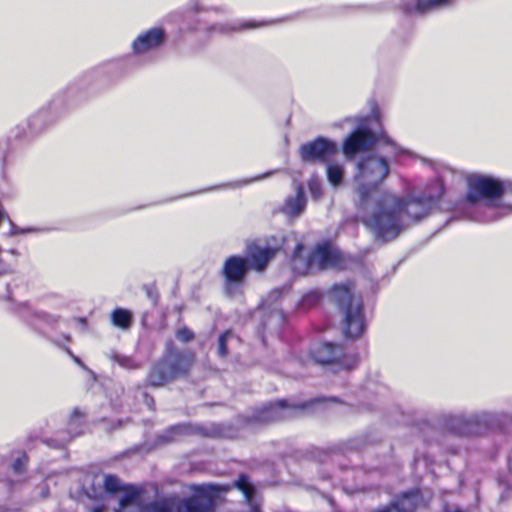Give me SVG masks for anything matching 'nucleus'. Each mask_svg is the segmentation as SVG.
Instances as JSON below:
<instances>
[{"label":"nucleus","instance_id":"nucleus-1","mask_svg":"<svg viewBox=\"0 0 512 512\" xmlns=\"http://www.w3.org/2000/svg\"><path fill=\"white\" fill-rule=\"evenodd\" d=\"M108 493H121L116 512H214L216 501L227 486L202 484L193 486V495L181 499L177 496H157L152 498L142 488L126 485L117 476L105 474L95 477Z\"/></svg>","mask_w":512,"mask_h":512},{"label":"nucleus","instance_id":"nucleus-2","mask_svg":"<svg viewBox=\"0 0 512 512\" xmlns=\"http://www.w3.org/2000/svg\"><path fill=\"white\" fill-rule=\"evenodd\" d=\"M374 145L383 156H368L358 161L354 176L359 204L365 215L371 212L377 198L382 195L378 193L377 187L389 174L387 159L406 152L385 135L376 140L365 125H361L346 138L343 152L347 159H352L357 153L364 152Z\"/></svg>","mask_w":512,"mask_h":512},{"label":"nucleus","instance_id":"nucleus-3","mask_svg":"<svg viewBox=\"0 0 512 512\" xmlns=\"http://www.w3.org/2000/svg\"><path fill=\"white\" fill-rule=\"evenodd\" d=\"M434 198L403 199L394 194L382 193L368 215H364L365 225L385 241L396 238L401 231L426 217Z\"/></svg>","mask_w":512,"mask_h":512},{"label":"nucleus","instance_id":"nucleus-4","mask_svg":"<svg viewBox=\"0 0 512 512\" xmlns=\"http://www.w3.org/2000/svg\"><path fill=\"white\" fill-rule=\"evenodd\" d=\"M333 300L343 315L344 332L347 337L357 338L365 330L362 300L352 294L349 285H335L331 291Z\"/></svg>","mask_w":512,"mask_h":512},{"label":"nucleus","instance_id":"nucleus-5","mask_svg":"<svg viewBox=\"0 0 512 512\" xmlns=\"http://www.w3.org/2000/svg\"><path fill=\"white\" fill-rule=\"evenodd\" d=\"M194 363V354L190 351H178L169 348L161 362L153 367L148 382L158 387L166 382L186 374Z\"/></svg>","mask_w":512,"mask_h":512},{"label":"nucleus","instance_id":"nucleus-6","mask_svg":"<svg viewBox=\"0 0 512 512\" xmlns=\"http://www.w3.org/2000/svg\"><path fill=\"white\" fill-rule=\"evenodd\" d=\"M502 184L494 179L483 176H472L468 180L467 199L475 203L482 198L494 199L503 193Z\"/></svg>","mask_w":512,"mask_h":512},{"label":"nucleus","instance_id":"nucleus-7","mask_svg":"<svg viewBox=\"0 0 512 512\" xmlns=\"http://www.w3.org/2000/svg\"><path fill=\"white\" fill-rule=\"evenodd\" d=\"M337 151L338 148L334 142L320 137L303 144L300 147V156L305 162H326Z\"/></svg>","mask_w":512,"mask_h":512},{"label":"nucleus","instance_id":"nucleus-8","mask_svg":"<svg viewBox=\"0 0 512 512\" xmlns=\"http://www.w3.org/2000/svg\"><path fill=\"white\" fill-rule=\"evenodd\" d=\"M312 357L318 363L326 364L331 362H339L345 368H352L357 358L355 356H346L341 346H336L332 343H323L315 346L312 349Z\"/></svg>","mask_w":512,"mask_h":512},{"label":"nucleus","instance_id":"nucleus-9","mask_svg":"<svg viewBox=\"0 0 512 512\" xmlns=\"http://www.w3.org/2000/svg\"><path fill=\"white\" fill-rule=\"evenodd\" d=\"M343 263L340 251L328 244L318 245L310 255V264L314 269H342Z\"/></svg>","mask_w":512,"mask_h":512},{"label":"nucleus","instance_id":"nucleus-10","mask_svg":"<svg viewBox=\"0 0 512 512\" xmlns=\"http://www.w3.org/2000/svg\"><path fill=\"white\" fill-rule=\"evenodd\" d=\"M247 261L241 257L233 256L226 260L223 273L227 281L226 289L231 290L233 285L241 283L247 272Z\"/></svg>","mask_w":512,"mask_h":512},{"label":"nucleus","instance_id":"nucleus-11","mask_svg":"<svg viewBox=\"0 0 512 512\" xmlns=\"http://www.w3.org/2000/svg\"><path fill=\"white\" fill-rule=\"evenodd\" d=\"M164 31L161 28H152L139 35L133 42V51L136 54H143L158 48L164 41Z\"/></svg>","mask_w":512,"mask_h":512},{"label":"nucleus","instance_id":"nucleus-12","mask_svg":"<svg viewBox=\"0 0 512 512\" xmlns=\"http://www.w3.org/2000/svg\"><path fill=\"white\" fill-rule=\"evenodd\" d=\"M300 408L299 406L288 404L286 401L282 400L265 407L261 412L259 420L262 422H272L290 418L294 416Z\"/></svg>","mask_w":512,"mask_h":512},{"label":"nucleus","instance_id":"nucleus-13","mask_svg":"<svg viewBox=\"0 0 512 512\" xmlns=\"http://www.w3.org/2000/svg\"><path fill=\"white\" fill-rule=\"evenodd\" d=\"M423 503L419 491L404 493L399 499L389 506L372 512H414Z\"/></svg>","mask_w":512,"mask_h":512},{"label":"nucleus","instance_id":"nucleus-14","mask_svg":"<svg viewBox=\"0 0 512 512\" xmlns=\"http://www.w3.org/2000/svg\"><path fill=\"white\" fill-rule=\"evenodd\" d=\"M305 205L304 191L301 186H298L295 194L287 198L283 206V212L288 216H298L304 210Z\"/></svg>","mask_w":512,"mask_h":512},{"label":"nucleus","instance_id":"nucleus-15","mask_svg":"<svg viewBox=\"0 0 512 512\" xmlns=\"http://www.w3.org/2000/svg\"><path fill=\"white\" fill-rule=\"evenodd\" d=\"M276 250L271 248L254 247L249 251L251 265L257 271H262L268 261L275 255Z\"/></svg>","mask_w":512,"mask_h":512},{"label":"nucleus","instance_id":"nucleus-16","mask_svg":"<svg viewBox=\"0 0 512 512\" xmlns=\"http://www.w3.org/2000/svg\"><path fill=\"white\" fill-rule=\"evenodd\" d=\"M234 486L243 493L248 505L251 508V512H260L258 504L253 498L255 489L249 479L246 476L241 475L239 479L234 482Z\"/></svg>","mask_w":512,"mask_h":512},{"label":"nucleus","instance_id":"nucleus-17","mask_svg":"<svg viewBox=\"0 0 512 512\" xmlns=\"http://www.w3.org/2000/svg\"><path fill=\"white\" fill-rule=\"evenodd\" d=\"M303 245L298 244L294 250L292 257V267L294 271L300 275L306 274L309 270L314 269L312 264H310V257L305 258L302 255Z\"/></svg>","mask_w":512,"mask_h":512},{"label":"nucleus","instance_id":"nucleus-18","mask_svg":"<svg viewBox=\"0 0 512 512\" xmlns=\"http://www.w3.org/2000/svg\"><path fill=\"white\" fill-rule=\"evenodd\" d=\"M326 172H327L328 181L333 186H338L341 184L343 175H344L343 165H341L339 163H328Z\"/></svg>","mask_w":512,"mask_h":512},{"label":"nucleus","instance_id":"nucleus-19","mask_svg":"<svg viewBox=\"0 0 512 512\" xmlns=\"http://www.w3.org/2000/svg\"><path fill=\"white\" fill-rule=\"evenodd\" d=\"M132 315L128 310L115 309L112 313V321L115 326L126 329L131 324Z\"/></svg>","mask_w":512,"mask_h":512},{"label":"nucleus","instance_id":"nucleus-20","mask_svg":"<svg viewBox=\"0 0 512 512\" xmlns=\"http://www.w3.org/2000/svg\"><path fill=\"white\" fill-rule=\"evenodd\" d=\"M189 428L184 425H179L172 427L167 433L163 436L166 441H174L177 440L179 436L187 434Z\"/></svg>","mask_w":512,"mask_h":512},{"label":"nucleus","instance_id":"nucleus-21","mask_svg":"<svg viewBox=\"0 0 512 512\" xmlns=\"http://www.w3.org/2000/svg\"><path fill=\"white\" fill-rule=\"evenodd\" d=\"M232 336V333L227 331L225 333H223L220 337H219V343H218V354L222 357L226 356L227 354V349H226V342L227 340Z\"/></svg>","mask_w":512,"mask_h":512},{"label":"nucleus","instance_id":"nucleus-22","mask_svg":"<svg viewBox=\"0 0 512 512\" xmlns=\"http://www.w3.org/2000/svg\"><path fill=\"white\" fill-rule=\"evenodd\" d=\"M176 337L181 342L186 343V342L191 341L194 338V334L188 328L183 327V328H180L179 330H177Z\"/></svg>","mask_w":512,"mask_h":512},{"label":"nucleus","instance_id":"nucleus-23","mask_svg":"<svg viewBox=\"0 0 512 512\" xmlns=\"http://www.w3.org/2000/svg\"><path fill=\"white\" fill-rule=\"evenodd\" d=\"M40 231H42V230L38 229V228H20L12 223L10 234L17 235V234H26V233H36V232H40Z\"/></svg>","mask_w":512,"mask_h":512},{"label":"nucleus","instance_id":"nucleus-24","mask_svg":"<svg viewBox=\"0 0 512 512\" xmlns=\"http://www.w3.org/2000/svg\"><path fill=\"white\" fill-rule=\"evenodd\" d=\"M309 190L314 198L321 196V184L317 179H311L309 182Z\"/></svg>","mask_w":512,"mask_h":512},{"label":"nucleus","instance_id":"nucleus-25","mask_svg":"<svg viewBox=\"0 0 512 512\" xmlns=\"http://www.w3.org/2000/svg\"><path fill=\"white\" fill-rule=\"evenodd\" d=\"M26 456L23 455L21 458H18L14 464H13V469L16 471V472H21L22 471V468L23 466L25 465L26 463Z\"/></svg>","mask_w":512,"mask_h":512},{"label":"nucleus","instance_id":"nucleus-26","mask_svg":"<svg viewBox=\"0 0 512 512\" xmlns=\"http://www.w3.org/2000/svg\"><path fill=\"white\" fill-rule=\"evenodd\" d=\"M80 416H81L80 411H78V410L73 411V413L71 415L70 422H69V426H70L71 430L73 429V426L76 425L77 420L80 418Z\"/></svg>","mask_w":512,"mask_h":512},{"label":"nucleus","instance_id":"nucleus-27","mask_svg":"<svg viewBox=\"0 0 512 512\" xmlns=\"http://www.w3.org/2000/svg\"><path fill=\"white\" fill-rule=\"evenodd\" d=\"M106 510V506L104 504H98L92 508H90L89 512H104Z\"/></svg>","mask_w":512,"mask_h":512},{"label":"nucleus","instance_id":"nucleus-28","mask_svg":"<svg viewBox=\"0 0 512 512\" xmlns=\"http://www.w3.org/2000/svg\"><path fill=\"white\" fill-rule=\"evenodd\" d=\"M7 271H8L7 267L0 260V275L6 273Z\"/></svg>","mask_w":512,"mask_h":512},{"label":"nucleus","instance_id":"nucleus-29","mask_svg":"<svg viewBox=\"0 0 512 512\" xmlns=\"http://www.w3.org/2000/svg\"><path fill=\"white\" fill-rule=\"evenodd\" d=\"M509 189L512 191V183L510 184ZM509 211L512 213V206L509 207Z\"/></svg>","mask_w":512,"mask_h":512},{"label":"nucleus","instance_id":"nucleus-30","mask_svg":"<svg viewBox=\"0 0 512 512\" xmlns=\"http://www.w3.org/2000/svg\"><path fill=\"white\" fill-rule=\"evenodd\" d=\"M4 216H5V215H4V213H2V212L0 211V221L4 218Z\"/></svg>","mask_w":512,"mask_h":512}]
</instances>
